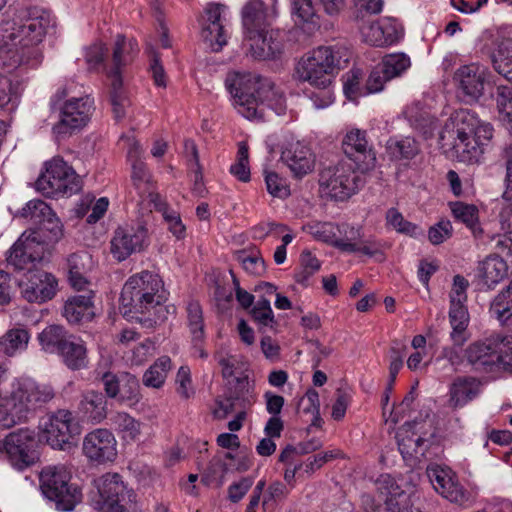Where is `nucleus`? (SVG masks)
<instances>
[{
	"label": "nucleus",
	"mask_w": 512,
	"mask_h": 512,
	"mask_svg": "<svg viewBox=\"0 0 512 512\" xmlns=\"http://www.w3.org/2000/svg\"><path fill=\"white\" fill-rule=\"evenodd\" d=\"M497 335L490 336L482 342H475L469 345L466 350V359L476 369L496 365L497 357Z\"/></svg>",
	"instance_id": "nucleus-30"
},
{
	"label": "nucleus",
	"mask_w": 512,
	"mask_h": 512,
	"mask_svg": "<svg viewBox=\"0 0 512 512\" xmlns=\"http://www.w3.org/2000/svg\"><path fill=\"white\" fill-rule=\"evenodd\" d=\"M165 300L167 294L161 276L143 270L126 280L119 297V310L124 317L151 327L167 318Z\"/></svg>",
	"instance_id": "nucleus-2"
},
{
	"label": "nucleus",
	"mask_w": 512,
	"mask_h": 512,
	"mask_svg": "<svg viewBox=\"0 0 512 512\" xmlns=\"http://www.w3.org/2000/svg\"><path fill=\"white\" fill-rule=\"evenodd\" d=\"M319 181L323 191L336 200L348 199L363 185L362 177L357 174L353 164L347 161L326 166L320 172Z\"/></svg>",
	"instance_id": "nucleus-9"
},
{
	"label": "nucleus",
	"mask_w": 512,
	"mask_h": 512,
	"mask_svg": "<svg viewBox=\"0 0 512 512\" xmlns=\"http://www.w3.org/2000/svg\"><path fill=\"white\" fill-rule=\"evenodd\" d=\"M46 215H50V206L42 199H32L19 210V216L30 218L33 222L39 223L43 227Z\"/></svg>",
	"instance_id": "nucleus-55"
},
{
	"label": "nucleus",
	"mask_w": 512,
	"mask_h": 512,
	"mask_svg": "<svg viewBox=\"0 0 512 512\" xmlns=\"http://www.w3.org/2000/svg\"><path fill=\"white\" fill-rule=\"evenodd\" d=\"M306 230L314 236L315 239L330 243L338 249H340V247L337 243H339V241H345V239L336 238L334 226L331 222H313L306 226Z\"/></svg>",
	"instance_id": "nucleus-57"
},
{
	"label": "nucleus",
	"mask_w": 512,
	"mask_h": 512,
	"mask_svg": "<svg viewBox=\"0 0 512 512\" xmlns=\"http://www.w3.org/2000/svg\"><path fill=\"white\" fill-rule=\"evenodd\" d=\"M78 410L87 421L100 423L107 418L108 400L103 392L89 390L81 396Z\"/></svg>",
	"instance_id": "nucleus-31"
},
{
	"label": "nucleus",
	"mask_w": 512,
	"mask_h": 512,
	"mask_svg": "<svg viewBox=\"0 0 512 512\" xmlns=\"http://www.w3.org/2000/svg\"><path fill=\"white\" fill-rule=\"evenodd\" d=\"M36 433L28 428L18 429L5 437L3 447L8 458L16 469L23 470L31 466L37 459Z\"/></svg>",
	"instance_id": "nucleus-13"
},
{
	"label": "nucleus",
	"mask_w": 512,
	"mask_h": 512,
	"mask_svg": "<svg viewBox=\"0 0 512 512\" xmlns=\"http://www.w3.org/2000/svg\"><path fill=\"white\" fill-rule=\"evenodd\" d=\"M139 51L135 39H126L124 35H117L112 49V63L108 68V77L114 80L115 77H122V68L133 61L134 55Z\"/></svg>",
	"instance_id": "nucleus-28"
},
{
	"label": "nucleus",
	"mask_w": 512,
	"mask_h": 512,
	"mask_svg": "<svg viewBox=\"0 0 512 512\" xmlns=\"http://www.w3.org/2000/svg\"><path fill=\"white\" fill-rule=\"evenodd\" d=\"M20 100V91L17 83L2 77L0 80V107L2 110L12 113L17 108Z\"/></svg>",
	"instance_id": "nucleus-51"
},
{
	"label": "nucleus",
	"mask_w": 512,
	"mask_h": 512,
	"mask_svg": "<svg viewBox=\"0 0 512 512\" xmlns=\"http://www.w3.org/2000/svg\"><path fill=\"white\" fill-rule=\"evenodd\" d=\"M486 69L478 64L463 65L454 73V81L468 100H477L482 96L485 85Z\"/></svg>",
	"instance_id": "nucleus-21"
},
{
	"label": "nucleus",
	"mask_w": 512,
	"mask_h": 512,
	"mask_svg": "<svg viewBox=\"0 0 512 512\" xmlns=\"http://www.w3.org/2000/svg\"><path fill=\"white\" fill-rule=\"evenodd\" d=\"M19 285L24 299L44 303V301L53 299L58 288V280L52 273L37 269L35 266L25 274Z\"/></svg>",
	"instance_id": "nucleus-14"
},
{
	"label": "nucleus",
	"mask_w": 512,
	"mask_h": 512,
	"mask_svg": "<svg viewBox=\"0 0 512 512\" xmlns=\"http://www.w3.org/2000/svg\"><path fill=\"white\" fill-rule=\"evenodd\" d=\"M477 117L469 110H458L450 117V122L445 126L441 139H445L446 133L453 138L452 148L463 162H472L476 159V142L473 140Z\"/></svg>",
	"instance_id": "nucleus-8"
},
{
	"label": "nucleus",
	"mask_w": 512,
	"mask_h": 512,
	"mask_svg": "<svg viewBox=\"0 0 512 512\" xmlns=\"http://www.w3.org/2000/svg\"><path fill=\"white\" fill-rule=\"evenodd\" d=\"M350 51L342 47H317L305 58H302L297 66V74L300 80L308 81L314 87L321 88L323 101L315 103L316 107H324L331 101L328 91L337 71L348 64Z\"/></svg>",
	"instance_id": "nucleus-4"
},
{
	"label": "nucleus",
	"mask_w": 512,
	"mask_h": 512,
	"mask_svg": "<svg viewBox=\"0 0 512 512\" xmlns=\"http://www.w3.org/2000/svg\"><path fill=\"white\" fill-rule=\"evenodd\" d=\"M29 339L30 335L26 329H9L0 338V351L8 356H13L15 353L24 351L27 348Z\"/></svg>",
	"instance_id": "nucleus-43"
},
{
	"label": "nucleus",
	"mask_w": 512,
	"mask_h": 512,
	"mask_svg": "<svg viewBox=\"0 0 512 512\" xmlns=\"http://www.w3.org/2000/svg\"><path fill=\"white\" fill-rule=\"evenodd\" d=\"M498 116L512 133V87L498 86L495 92Z\"/></svg>",
	"instance_id": "nucleus-49"
},
{
	"label": "nucleus",
	"mask_w": 512,
	"mask_h": 512,
	"mask_svg": "<svg viewBox=\"0 0 512 512\" xmlns=\"http://www.w3.org/2000/svg\"><path fill=\"white\" fill-rule=\"evenodd\" d=\"M344 154L361 171L372 169L375 165V151L370 147L367 133L361 129H351L342 140Z\"/></svg>",
	"instance_id": "nucleus-16"
},
{
	"label": "nucleus",
	"mask_w": 512,
	"mask_h": 512,
	"mask_svg": "<svg viewBox=\"0 0 512 512\" xmlns=\"http://www.w3.org/2000/svg\"><path fill=\"white\" fill-rule=\"evenodd\" d=\"M383 62L387 81L392 80L394 77H399L411 65L410 58L404 53L387 54L384 56Z\"/></svg>",
	"instance_id": "nucleus-54"
},
{
	"label": "nucleus",
	"mask_w": 512,
	"mask_h": 512,
	"mask_svg": "<svg viewBox=\"0 0 512 512\" xmlns=\"http://www.w3.org/2000/svg\"><path fill=\"white\" fill-rule=\"evenodd\" d=\"M36 187L46 196H71L82 189V180L63 158L54 157L46 163V170L38 177Z\"/></svg>",
	"instance_id": "nucleus-6"
},
{
	"label": "nucleus",
	"mask_w": 512,
	"mask_h": 512,
	"mask_svg": "<svg viewBox=\"0 0 512 512\" xmlns=\"http://www.w3.org/2000/svg\"><path fill=\"white\" fill-rule=\"evenodd\" d=\"M230 173L240 181H250L249 153L245 143L239 145L237 161L230 166Z\"/></svg>",
	"instance_id": "nucleus-60"
},
{
	"label": "nucleus",
	"mask_w": 512,
	"mask_h": 512,
	"mask_svg": "<svg viewBox=\"0 0 512 512\" xmlns=\"http://www.w3.org/2000/svg\"><path fill=\"white\" fill-rule=\"evenodd\" d=\"M61 358L68 369H85L88 362L85 342L67 331Z\"/></svg>",
	"instance_id": "nucleus-35"
},
{
	"label": "nucleus",
	"mask_w": 512,
	"mask_h": 512,
	"mask_svg": "<svg viewBox=\"0 0 512 512\" xmlns=\"http://www.w3.org/2000/svg\"><path fill=\"white\" fill-rule=\"evenodd\" d=\"M490 58L496 72L512 82V40L502 39L496 42Z\"/></svg>",
	"instance_id": "nucleus-40"
},
{
	"label": "nucleus",
	"mask_w": 512,
	"mask_h": 512,
	"mask_svg": "<svg viewBox=\"0 0 512 512\" xmlns=\"http://www.w3.org/2000/svg\"><path fill=\"white\" fill-rule=\"evenodd\" d=\"M146 236L147 232L143 226L136 231L118 228L111 239V252L117 260H124L133 252L140 251Z\"/></svg>",
	"instance_id": "nucleus-22"
},
{
	"label": "nucleus",
	"mask_w": 512,
	"mask_h": 512,
	"mask_svg": "<svg viewBox=\"0 0 512 512\" xmlns=\"http://www.w3.org/2000/svg\"><path fill=\"white\" fill-rule=\"evenodd\" d=\"M507 262L499 255H489L479 263L477 273L483 285L492 289L507 275Z\"/></svg>",
	"instance_id": "nucleus-36"
},
{
	"label": "nucleus",
	"mask_w": 512,
	"mask_h": 512,
	"mask_svg": "<svg viewBox=\"0 0 512 512\" xmlns=\"http://www.w3.org/2000/svg\"><path fill=\"white\" fill-rule=\"evenodd\" d=\"M28 419L25 406V395L23 391V381L16 380L12 384L9 395L0 399V427H9L17 425Z\"/></svg>",
	"instance_id": "nucleus-19"
},
{
	"label": "nucleus",
	"mask_w": 512,
	"mask_h": 512,
	"mask_svg": "<svg viewBox=\"0 0 512 512\" xmlns=\"http://www.w3.org/2000/svg\"><path fill=\"white\" fill-rule=\"evenodd\" d=\"M225 87L233 98L237 112L245 118L263 121L267 107L276 114L285 112L284 94L276 90L270 80L261 79L249 72H229L225 78Z\"/></svg>",
	"instance_id": "nucleus-3"
},
{
	"label": "nucleus",
	"mask_w": 512,
	"mask_h": 512,
	"mask_svg": "<svg viewBox=\"0 0 512 512\" xmlns=\"http://www.w3.org/2000/svg\"><path fill=\"white\" fill-rule=\"evenodd\" d=\"M281 159L296 177H303L315 166L312 150L301 142L291 143L284 148Z\"/></svg>",
	"instance_id": "nucleus-25"
},
{
	"label": "nucleus",
	"mask_w": 512,
	"mask_h": 512,
	"mask_svg": "<svg viewBox=\"0 0 512 512\" xmlns=\"http://www.w3.org/2000/svg\"><path fill=\"white\" fill-rule=\"evenodd\" d=\"M187 322L194 343L201 341L204 336V314L202 307L197 300H190L187 303Z\"/></svg>",
	"instance_id": "nucleus-48"
},
{
	"label": "nucleus",
	"mask_w": 512,
	"mask_h": 512,
	"mask_svg": "<svg viewBox=\"0 0 512 512\" xmlns=\"http://www.w3.org/2000/svg\"><path fill=\"white\" fill-rule=\"evenodd\" d=\"M449 321L452 327L451 340L455 345L462 347L468 339L469 313L465 303H452L450 305Z\"/></svg>",
	"instance_id": "nucleus-38"
},
{
	"label": "nucleus",
	"mask_w": 512,
	"mask_h": 512,
	"mask_svg": "<svg viewBox=\"0 0 512 512\" xmlns=\"http://www.w3.org/2000/svg\"><path fill=\"white\" fill-rule=\"evenodd\" d=\"M451 212L455 219L463 222L470 229L476 240L482 243H488L485 239V231L480 225L479 210L475 205H469L464 202H452L449 204Z\"/></svg>",
	"instance_id": "nucleus-34"
},
{
	"label": "nucleus",
	"mask_w": 512,
	"mask_h": 512,
	"mask_svg": "<svg viewBox=\"0 0 512 512\" xmlns=\"http://www.w3.org/2000/svg\"><path fill=\"white\" fill-rule=\"evenodd\" d=\"M36 232H41L42 238L46 244V249L48 248V243H56V241L62 239L63 225L51 207L50 215L46 216L43 227L37 229Z\"/></svg>",
	"instance_id": "nucleus-52"
},
{
	"label": "nucleus",
	"mask_w": 512,
	"mask_h": 512,
	"mask_svg": "<svg viewBox=\"0 0 512 512\" xmlns=\"http://www.w3.org/2000/svg\"><path fill=\"white\" fill-rule=\"evenodd\" d=\"M155 207L162 213L163 219L167 222L168 229L176 236L177 239H182L185 235V226L181 220L180 214L173 209H169L166 203H156Z\"/></svg>",
	"instance_id": "nucleus-58"
},
{
	"label": "nucleus",
	"mask_w": 512,
	"mask_h": 512,
	"mask_svg": "<svg viewBox=\"0 0 512 512\" xmlns=\"http://www.w3.org/2000/svg\"><path fill=\"white\" fill-rule=\"evenodd\" d=\"M376 489L379 492L383 506H375L371 496L364 498L365 504H372L370 512H391V502L395 501L398 505H403L406 499L404 491L399 487L395 478L391 474H381L376 480Z\"/></svg>",
	"instance_id": "nucleus-23"
},
{
	"label": "nucleus",
	"mask_w": 512,
	"mask_h": 512,
	"mask_svg": "<svg viewBox=\"0 0 512 512\" xmlns=\"http://www.w3.org/2000/svg\"><path fill=\"white\" fill-rule=\"evenodd\" d=\"M171 367V358L163 357L158 358L148 369L144 372L143 383L149 388H161L164 385L167 373Z\"/></svg>",
	"instance_id": "nucleus-46"
},
{
	"label": "nucleus",
	"mask_w": 512,
	"mask_h": 512,
	"mask_svg": "<svg viewBox=\"0 0 512 512\" xmlns=\"http://www.w3.org/2000/svg\"><path fill=\"white\" fill-rule=\"evenodd\" d=\"M40 489L57 510L71 511L82 501L79 485L71 482V472L64 465H49L40 470Z\"/></svg>",
	"instance_id": "nucleus-5"
},
{
	"label": "nucleus",
	"mask_w": 512,
	"mask_h": 512,
	"mask_svg": "<svg viewBox=\"0 0 512 512\" xmlns=\"http://www.w3.org/2000/svg\"><path fill=\"white\" fill-rule=\"evenodd\" d=\"M119 381V403H139L141 400V391L138 377L129 372H122L120 373Z\"/></svg>",
	"instance_id": "nucleus-47"
},
{
	"label": "nucleus",
	"mask_w": 512,
	"mask_h": 512,
	"mask_svg": "<svg viewBox=\"0 0 512 512\" xmlns=\"http://www.w3.org/2000/svg\"><path fill=\"white\" fill-rule=\"evenodd\" d=\"M490 313L501 323H510L512 319V280L496 295L490 303Z\"/></svg>",
	"instance_id": "nucleus-42"
},
{
	"label": "nucleus",
	"mask_w": 512,
	"mask_h": 512,
	"mask_svg": "<svg viewBox=\"0 0 512 512\" xmlns=\"http://www.w3.org/2000/svg\"><path fill=\"white\" fill-rule=\"evenodd\" d=\"M27 418L36 408L44 406L55 397L53 385L36 383L31 378L22 380Z\"/></svg>",
	"instance_id": "nucleus-32"
},
{
	"label": "nucleus",
	"mask_w": 512,
	"mask_h": 512,
	"mask_svg": "<svg viewBox=\"0 0 512 512\" xmlns=\"http://www.w3.org/2000/svg\"><path fill=\"white\" fill-rule=\"evenodd\" d=\"M427 473L434 490L441 496L452 503H467L469 496L460 485L453 470L433 465L428 467Z\"/></svg>",
	"instance_id": "nucleus-17"
},
{
	"label": "nucleus",
	"mask_w": 512,
	"mask_h": 512,
	"mask_svg": "<svg viewBox=\"0 0 512 512\" xmlns=\"http://www.w3.org/2000/svg\"><path fill=\"white\" fill-rule=\"evenodd\" d=\"M97 493L92 496L95 508L100 512H128L133 491L127 489L120 474L106 473L94 480Z\"/></svg>",
	"instance_id": "nucleus-7"
},
{
	"label": "nucleus",
	"mask_w": 512,
	"mask_h": 512,
	"mask_svg": "<svg viewBox=\"0 0 512 512\" xmlns=\"http://www.w3.org/2000/svg\"><path fill=\"white\" fill-rule=\"evenodd\" d=\"M420 422L414 421L409 424L413 427L414 432L409 434V431L398 432V448L403 455H413V453H425L426 450L422 449V445L434 437L435 431H432L427 436L426 432H422Z\"/></svg>",
	"instance_id": "nucleus-37"
},
{
	"label": "nucleus",
	"mask_w": 512,
	"mask_h": 512,
	"mask_svg": "<svg viewBox=\"0 0 512 512\" xmlns=\"http://www.w3.org/2000/svg\"><path fill=\"white\" fill-rule=\"evenodd\" d=\"M341 251L344 252H360L361 254L374 256L382 251L383 244L379 240L374 238L360 240L359 242H351L346 240L345 242L337 243Z\"/></svg>",
	"instance_id": "nucleus-53"
},
{
	"label": "nucleus",
	"mask_w": 512,
	"mask_h": 512,
	"mask_svg": "<svg viewBox=\"0 0 512 512\" xmlns=\"http://www.w3.org/2000/svg\"><path fill=\"white\" fill-rule=\"evenodd\" d=\"M125 102L123 96V79L115 77L111 80V105L116 119L125 117Z\"/></svg>",
	"instance_id": "nucleus-62"
},
{
	"label": "nucleus",
	"mask_w": 512,
	"mask_h": 512,
	"mask_svg": "<svg viewBox=\"0 0 512 512\" xmlns=\"http://www.w3.org/2000/svg\"><path fill=\"white\" fill-rule=\"evenodd\" d=\"M362 73L360 69L349 70L344 76V93L350 100L356 99L358 96L366 95L367 90H363L361 86Z\"/></svg>",
	"instance_id": "nucleus-61"
},
{
	"label": "nucleus",
	"mask_w": 512,
	"mask_h": 512,
	"mask_svg": "<svg viewBox=\"0 0 512 512\" xmlns=\"http://www.w3.org/2000/svg\"><path fill=\"white\" fill-rule=\"evenodd\" d=\"M50 24L49 12L41 7L21 9L0 23V75L20 66L40 65L38 43Z\"/></svg>",
	"instance_id": "nucleus-1"
},
{
	"label": "nucleus",
	"mask_w": 512,
	"mask_h": 512,
	"mask_svg": "<svg viewBox=\"0 0 512 512\" xmlns=\"http://www.w3.org/2000/svg\"><path fill=\"white\" fill-rule=\"evenodd\" d=\"M362 40L376 47L392 44L399 39L394 22L390 20L367 21L360 25Z\"/></svg>",
	"instance_id": "nucleus-26"
},
{
	"label": "nucleus",
	"mask_w": 512,
	"mask_h": 512,
	"mask_svg": "<svg viewBox=\"0 0 512 512\" xmlns=\"http://www.w3.org/2000/svg\"><path fill=\"white\" fill-rule=\"evenodd\" d=\"M132 182L140 193L149 191L150 174L146 164L140 159H135L132 163Z\"/></svg>",
	"instance_id": "nucleus-63"
},
{
	"label": "nucleus",
	"mask_w": 512,
	"mask_h": 512,
	"mask_svg": "<svg viewBox=\"0 0 512 512\" xmlns=\"http://www.w3.org/2000/svg\"><path fill=\"white\" fill-rule=\"evenodd\" d=\"M87 259V254L78 253L68 257V280L77 291H83L89 284L85 276Z\"/></svg>",
	"instance_id": "nucleus-44"
},
{
	"label": "nucleus",
	"mask_w": 512,
	"mask_h": 512,
	"mask_svg": "<svg viewBox=\"0 0 512 512\" xmlns=\"http://www.w3.org/2000/svg\"><path fill=\"white\" fill-rule=\"evenodd\" d=\"M236 259L247 273L252 275H263L266 271V264L258 251L247 253L245 250L238 251Z\"/></svg>",
	"instance_id": "nucleus-56"
},
{
	"label": "nucleus",
	"mask_w": 512,
	"mask_h": 512,
	"mask_svg": "<svg viewBox=\"0 0 512 512\" xmlns=\"http://www.w3.org/2000/svg\"><path fill=\"white\" fill-rule=\"evenodd\" d=\"M43 433L52 448L66 451L76 445L75 437L80 433V426L71 411L58 410L49 418Z\"/></svg>",
	"instance_id": "nucleus-12"
},
{
	"label": "nucleus",
	"mask_w": 512,
	"mask_h": 512,
	"mask_svg": "<svg viewBox=\"0 0 512 512\" xmlns=\"http://www.w3.org/2000/svg\"><path fill=\"white\" fill-rule=\"evenodd\" d=\"M83 453L89 462H112L117 456V442L113 433L104 428L87 433L83 440Z\"/></svg>",
	"instance_id": "nucleus-15"
},
{
	"label": "nucleus",
	"mask_w": 512,
	"mask_h": 512,
	"mask_svg": "<svg viewBox=\"0 0 512 512\" xmlns=\"http://www.w3.org/2000/svg\"><path fill=\"white\" fill-rule=\"evenodd\" d=\"M427 473L434 490L441 496L452 503H467L469 496L460 485L453 470L433 465L428 467Z\"/></svg>",
	"instance_id": "nucleus-18"
},
{
	"label": "nucleus",
	"mask_w": 512,
	"mask_h": 512,
	"mask_svg": "<svg viewBox=\"0 0 512 512\" xmlns=\"http://www.w3.org/2000/svg\"><path fill=\"white\" fill-rule=\"evenodd\" d=\"M242 22L245 36L250 43L265 26H270L269 8L262 0H250L243 7Z\"/></svg>",
	"instance_id": "nucleus-24"
},
{
	"label": "nucleus",
	"mask_w": 512,
	"mask_h": 512,
	"mask_svg": "<svg viewBox=\"0 0 512 512\" xmlns=\"http://www.w3.org/2000/svg\"><path fill=\"white\" fill-rule=\"evenodd\" d=\"M481 393V383L475 377H457L449 388V405L463 407Z\"/></svg>",
	"instance_id": "nucleus-33"
},
{
	"label": "nucleus",
	"mask_w": 512,
	"mask_h": 512,
	"mask_svg": "<svg viewBox=\"0 0 512 512\" xmlns=\"http://www.w3.org/2000/svg\"><path fill=\"white\" fill-rule=\"evenodd\" d=\"M112 362H99L93 372L94 381L100 382L103 387V395L109 399L120 401V373L116 374L111 371Z\"/></svg>",
	"instance_id": "nucleus-39"
},
{
	"label": "nucleus",
	"mask_w": 512,
	"mask_h": 512,
	"mask_svg": "<svg viewBox=\"0 0 512 512\" xmlns=\"http://www.w3.org/2000/svg\"><path fill=\"white\" fill-rule=\"evenodd\" d=\"M497 342V363L512 369V336L497 335Z\"/></svg>",
	"instance_id": "nucleus-64"
},
{
	"label": "nucleus",
	"mask_w": 512,
	"mask_h": 512,
	"mask_svg": "<svg viewBox=\"0 0 512 512\" xmlns=\"http://www.w3.org/2000/svg\"><path fill=\"white\" fill-rule=\"evenodd\" d=\"M386 223L392 226L399 233L407 234L412 237L422 236L423 231L420 226L413 224V222L405 220L399 210L391 207L386 212Z\"/></svg>",
	"instance_id": "nucleus-50"
},
{
	"label": "nucleus",
	"mask_w": 512,
	"mask_h": 512,
	"mask_svg": "<svg viewBox=\"0 0 512 512\" xmlns=\"http://www.w3.org/2000/svg\"><path fill=\"white\" fill-rule=\"evenodd\" d=\"M112 424L124 433V438L134 440L140 433V423L128 413H116L111 418Z\"/></svg>",
	"instance_id": "nucleus-59"
},
{
	"label": "nucleus",
	"mask_w": 512,
	"mask_h": 512,
	"mask_svg": "<svg viewBox=\"0 0 512 512\" xmlns=\"http://www.w3.org/2000/svg\"><path fill=\"white\" fill-rule=\"evenodd\" d=\"M251 55L256 59H272L281 53L283 43L280 33L265 27L263 32H258L249 43Z\"/></svg>",
	"instance_id": "nucleus-29"
},
{
	"label": "nucleus",
	"mask_w": 512,
	"mask_h": 512,
	"mask_svg": "<svg viewBox=\"0 0 512 512\" xmlns=\"http://www.w3.org/2000/svg\"><path fill=\"white\" fill-rule=\"evenodd\" d=\"M94 296L95 294L92 290L84 291L83 294L70 296L64 304L63 316L70 323L91 321L95 316Z\"/></svg>",
	"instance_id": "nucleus-27"
},
{
	"label": "nucleus",
	"mask_w": 512,
	"mask_h": 512,
	"mask_svg": "<svg viewBox=\"0 0 512 512\" xmlns=\"http://www.w3.org/2000/svg\"><path fill=\"white\" fill-rule=\"evenodd\" d=\"M47 251L41 232L26 231L16 240L7 257L8 265L16 270H33Z\"/></svg>",
	"instance_id": "nucleus-11"
},
{
	"label": "nucleus",
	"mask_w": 512,
	"mask_h": 512,
	"mask_svg": "<svg viewBox=\"0 0 512 512\" xmlns=\"http://www.w3.org/2000/svg\"><path fill=\"white\" fill-rule=\"evenodd\" d=\"M386 150L392 160H410L420 153L421 147L411 136H402L387 140Z\"/></svg>",
	"instance_id": "nucleus-41"
},
{
	"label": "nucleus",
	"mask_w": 512,
	"mask_h": 512,
	"mask_svg": "<svg viewBox=\"0 0 512 512\" xmlns=\"http://www.w3.org/2000/svg\"><path fill=\"white\" fill-rule=\"evenodd\" d=\"M93 110L94 100L90 96L66 100L60 111V119L52 128L56 139H66L76 130L84 128L89 122Z\"/></svg>",
	"instance_id": "nucleus-10"
},
{
	"label": "nucleus",
	"mask_w": 512,
	"mask_h": 512,
	"mask_svg": "<svg viewBox=\"0 0 512 512\" xmlns=\"http://www.w3.org/2000/svg\"><path fill=\"white\" fill-rule=\"evenodd\" d=\"M66 333L61 325H49L39 333L38 340L46 351L57 352L62 356Z\"/></svg>",
	"instance_id": "nucleus-45"
},
{
	"label": "nucleus",
	"mask_w": 512,
	"mask_h": 512,
	"mask_svg": "<svg viewBox=\"0 0 512 512\" xmlns=\"http://www.w3.org/2000/svg\"><path fill=\"white\" fill-rule=\"evenodd\" d=\"M225 6L220 3H208L201 18V35L213 51L220 49L227 43L225 29L221 21V14Z\"/></svg>",
	"instance_id": "nucleus-20"
}]
</instances>
